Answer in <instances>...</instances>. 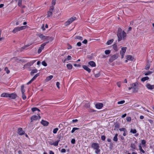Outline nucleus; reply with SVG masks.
<instances>
[{
    "label": "nucleus",
    "instance_id": "nucleus-1",
    "mask_svg": "<svg viewBox=\"0 0 154 154\" xmlns=\"http://www.w3.org/2000/svg\"><path fill=\"white\" fill-rule=\"evenodd\" d=\"M116 35L118 42H120L122 40H125L127 36L126 33L124 31H122V29L120 27L118 28Z\"/></svg>",
    "mask_w": 154,
    "mask_h": 154
},
{
    "label": "nucleus",
    "instance_id": "nucleus-2",
    "mask_svg": "<svg viewBox=\"0 0 154 154\" xmlns=\"http://www.w3.org/2000/svg\"><path fill=\"white\" fill-rule=\"evenodd\" d=\"M76 18L75 17H73L70 18L65 23V26H67L71 24L72 22L75 20Z\"/></svg>",
    "mask_w": 154,
    "mask_h": 154
},
{
    "label": "nucleus",
    "instance_id": "nucleus-3",
    "mask_svg": "<svg viewBox=\"0 0 154 154\" xmlns=\"http://www.w3.org/2000/svg\"><path fill=\"white\" fill-rule=\"evenodd\" d=\"M25 26H21L20 27H17L15 28L12 31V32L14 33H16V32L19 31L21 30H23L25 28Z\"/></svg>",
    "mask_w": 154,
    "mask_h": 154
},
{
    "label": "nucleus",
    "instance_id": "nucleus-4",
    "mask_svg": "<svg viewBox=\"0 0 154 154\" xmlns=\"http://www.w3.org/2000/svg\"><path fill=\"white\" fill-rule=\"evenodd\" d=\"M137 83H135L132 84L131 85L132 89H133V92H137L138 91V89L137 85Z\"/></svg>",
    "mask_w": 154,
    "mask_h": 154
},
{
    "label": "nucleus",
    "instance_id": "nucleus-5",
    "mask_svg": "<svg viewBox=\"0 0 154 154\" xmlns=\"http://www.w3.org/2000/svg\"><path fill=\"white\" fill-rule=\"evenodd\" d=\"M119 57V54H116L112 56L109 59V61L111 63L114 60L116 59Z\"/></svg>",
    "mask_w": 154,
    "mask_h": 154
},
{
    "label": "nucleus",
    "instance_id": "nucleus-6",
    "mask_svg": "<svg viewBox=\"0 0 154 154\" xmlns=\"http://www.w3.org/2000/svg\"><path fill=\"white\" fill-rule=\"evenodd\" d=\"M54 9V6H52L51 7L49 11L48 12V17H49L52 16Z\"/></svg>",
    "mask_w": 154,
    "mask_h": 154
},
{
    "label": "nucleus",
    "instance_id": "nucleus-7",
    "mask_svg": "<svg viewBox=\"0 0 154 154\" xmlns=\"http://www.w3.org/2000/svg\"><path fill=\"white\" fill-rule=\"evenodd\" d=\"M36 60H33L32 61L29 63H27L23 67L24 68H28L32 65L34 63H35Z\"/></svg>",
    "mask_w": 154,
    "mask_h": 154
},
{
    "label": "nucleus",
    "instance_id": "nucleus-8",
    "mask_svg": "<svg viewBox=\"0 0 154 154\" xmlns=\"http://www.w3.org/2000/svg\"><path fill=\"white\" fill-rule=\"evenodd\" d=\"M91 147L94 149H97L99 148V146L98 143H93L91 145Z\"/></svg>",
    "mask_w": 154,
    "mask_h": 154
},
{
    "label": "nucleus",
    "instance_id": "nucleus-9",
    "mask_svg": "<svg viewBox=\"0 0 154 154\" xmlns=\"http://www.w3.org/2000/svg\"><path fill=\"white\" fill-rule=\"evenodd\" d=\"M40 118L41 117L39 115H38V116L35 115L31 117V122H32L33 121L36 120L38 119H40Z\"/></svg>",
    "mask_w": 154,
    "mask_h": 154
},
{
    "label": "nucleus",
    "instance_id": "nucleus-10",
    "mask_svg": "<svg viewBox=\"0 0 154 154\" xmlns=\"http://www.w3.org/2000/svg\"><path fill=\"white\" fill-rule=\"evenodd\" d=\"M17 133L20 135H22L25 134L24 131H23L22 128H20L18 129Z\"/></svg>",
    "mask_w": 154,
    "mask_h": 154
},
{
    "label": "nucleus",
    "instance_id": "nucleus-11",
    "mask_svg": "<svg viewBox=\"0 0 154 154\" xmlns=\"http://www.w3.org/2000/svg\"><path fill=\"white\" fill-rule=\"evenodd\" d=\"M17 97V95L14 93L9 94L8 97L11 99H15Z\"/></svg>",
    "mask_w": 154,
    "mask_h": 154
},
{
    "label": "nucleus",
    "instance_id": "nucleus-12",
    "mask_svg": "<svg viewBox=\"0 0 154 154\" xmlns=\"http://www.w3.org/2000/svg\"><path fill=\"white\" fill-rule=\"evenodd\" d=\"M146 87L147 88L150 90H152L154 88V85H151L149 84H147L146 85Z\"/></svg>",
    "mask_w": 154,
    "mask_h": 154
},
{
    "label": "nucleus",
    "instance_id": "nucleus-13",
    "mask_svg": "<svg viewBox=\"0 0 154 154\" xmlns=\"http://www.w3.org/2000/svg\"><path fill=\"white\" fill-rule=\"evenodd\" d=\"M45 46V44H42L41 45L40 47L38 50V54L40 53L41 52L42 50L44 49Z\"/></svg>",
    "mask_w": 154,
    "mask_h": 154
},
{
    "label": "nucleus",
    "instance_id": "nucleus-14",
    "mask_svg": "<svg viewBox=\"0 0 154 154\" xmlns=\"http://www.w3.org/2000/svg\"><path fill=\"white\" fill-rule=\"evenodd\" d=\"M41 124L44 126H47L49 124V122L47 121L42 120L41 122Z\"/></svg>",
    "mask_w": 154,
    "mask_h": 154
},
{
    "label": "nucleus",
    "instance_id": "nucleus-15",
    "mask_svg": "<svg viewBox=\"0 0 154 154\" xmlns=\"http://www.w3.org/2000/svg\"><path fill=\"white\" fill-rule=\"evenodd\" d=\"M103 106V104L102 103H97L95 105L96 107L98 109H101Z\"/></svg>",
    "mask_w": 154,
    "mask_h": 154
},
{
    "label": "nucleus",
    "instance_id": "nucleus-16",
    "mask_svg": "<svg viewBox=\"0 0 154 154\" xmlns=\"http://www.w3.org/2000/svg\"><path fill=\"white\" fill-rule=\"evenodd\" d=\"M82 66L83 68L87 71L89 73H90L91 72V69L87 66L86 65H83Z\"/></svg>",
    "mask_w": 154,
    "mask_h": 154
},
{
    "label": "nucleus",
    "instance_id": "nucleus-17",
    "mask_svg": "<svg viewBox=\"0 0 154 154\" xmlns=\"http://www.w3.org/2000/svg\"><path fill=\"white\" fill-rule=\"evenodd\" d=\"M88 64L91 67H95L96 65L95 63L92 61H91L88 62Z\"/></svg>",
    "mask_w": 154,
    "mask_h": 154
},
{
    "label": "nucleus",
    "instance_id": "nucleus-18",
    "mask_svg": "<svg viewBox=\"0 0 154 154\" xmlns=\"http://www.w3.org/2000/svg\"><path fill=\"white\" fill-rule=\"evenodd\" d=\"M127 49V47H123L122 48V51H120V54H124L125 53Z\"/></svg>",
    "mask_w": 154,
    "mask_h": 154
},
{
    "label": "nucleus",
    "instance_id": "nucleus-19",
    "mask_svg": "<svg viewBox=\"0 0 154 154\" xmlns=\"http://www.w3.org/2000/svg\"><path fill=\"white\" fill-rule=\"evenodd\" d=\"M131 147L132 148V151H134L135 149H136V146L134 143H131Z\"/></svg>",
    "mask_w": 154,
    "mask_h": 154
},
{
    "label": "nucleus",
    "instance_id": "nucleus-20",
    "mask_svg": "<svg viewBox=\"0 0 154 154\" xmlns=\"http://www.w3.org/2000/svg\"><path fill=\"white\" fill-rule=\"evenodd\" d=\"M9 94L7 93H3L1 95V97H8Z\"/></svg>",
    "mask_w": 154,
    "mask_h": 154
},
{
    "label": "nucleus",
    "instance_id": "nucleus-21",
    "mask_svg": "<svg viewBox=\"0 0 154 154\" xmlns=\"http://www.w3.org/2000/svg\"><path fill=\"white\" fill-rule=\"evenodd\" d=\"M60 141V140H58L57 141H56L55 142L53 143H50V145H53L55 146H57L58 145V143Z\"/></svg>",
    "mask_w": 154,
    "mask_h": 154
},
{
    "label": "nucleus",
    "instance_id": "nucleus-22",
    "mask_svg": "<svg viewBox=\"0 0 154 154\" xmlns=\"http://www.w3.org/2000/svg\"><path fill=\"white\" fill-rule=\"evenodd\" d=\"M37 72L38 70L36 69H33L30 72V75H32L34 73Z\"/></svg>",
    "mask_w": 154,
    "mask_h": 154
},
{
    "label": "nucleus",
    "instance_id": "nucleus-23",
    "mask_svg": "<svg viewBox=\"0 0 154 154\" xmlns=\"http://www.w3.org/2000/svg\"><path fill=\"white\" fill-rule=\"evenodd\" d=\"M112 46L113 49L116 51H117L118 50V49L116 44H113V45H112Z\"/></svg>",
    "mask_w": 154,
    "mask_h": 154
},
{
    "label": "nucleus",
    "instance_id": "nucleus-24",
    "mask_svg": "<svg viewBox=\"0 0 154 154\" xmlns=\"http://www.w3.org/2000/svg\"><path fill=\"white\" fill-rule=\"evenodd\" d=\"M149 79V77L148 76H146L142 78L141 79V81L143 82H144L146 80H148Z\"/></svg>",
    "mask_w": 154,
    "mask_h": 154
},
{
    "label": "nucleus",
    "instance_id": "nucleus-25",
    "mask_svg": "<svg viewBox=\"0 0 154 154\" xmlns=\"http://www.w3.org/2000/svg\"><path fill=\"white\" fill-rule=\"evenodd\" d=\"M24 85H22L21 86V91L22 94H24V92H25V90L24 89Z\"/></svg>",
    "mask_w": 154,
    "mask_h": 154
},
{
    "label": "nucleus",
    "instance_id": "nucleus-26",
    "mask_svg": "<svg viewBox=\"0 0 154 154\" xmlns=\"http://www.w3.org/2000/svg\"><path fill=\"white\" fill-rule=\"evenodd\" d=\"M118 136V134H115V136L113 138V140L114 141L116 142L118 141V138H117Z\"/></svg>",
    "mask_w": 154,
    "mask_h": 154
},
{
    "label": "nucleus",
    "instance_id": "nucleus-27",
    "mask_svg": "<svg viewBox=\"0 0 154 154\" xmlns=\"http://www.w3.org/2000/svg\"><path fill=\"white\" fill-rule=\"evenodd\" d=\"M53 76L51 75L47 77L46 79L47 81H49L51 80L53 78Z\"/></svg>",
    "mask_w": 154,
    "mask_h": 154
},
{
    "label": "nucleus",
    "instance_id": "nucleus-28",
    "mask_svg": "<svg viewBox=\"0 0 154 154\" xmlns=\"http://www.w3.org/2000/svg\"><path fill=\"white\" fill-rule=\"evenodd\" d=\"M66 66L67 68L69 69H71L72 67V65L70 64H68L66 65Z\"/></svg>",
    "mask_w": 154,
    "mask_h": 154
},
{
    "label": "nucleus",
    "instance_id": "nucleus-29",
    "mask_svg": "<svg viewBox=\"0 0 154 154\" xmlns=\"http://www.w3.org/2000/svg\"><path fill=\"white\" fill-rule=\"evenodd\" d=\"M153 72H154V69H153V71H148L147 72L145 73V75H150Z\"/></svg>",
    "mask_w": 154,
    "mask_h": 154
},
{
    "label": "nucleus",
    "instance_id": "nucleus-30",
    "mask_svg": "<svg viewBox=\"0 0 154 154\" xmlns=\"http://www.w3.org/2000/svg\"><path fill=\"white\" fill-rule=\"evenodd\" d=\"M150 64L149 63H147L145 67V69L146 70H148L150 67Z\"/></svg>",
    "mask_w": 154,
    "mask_h": 154
},
{
    "label": "nucleus",
    "instance_id": "nucleus-31",
    "mask_svg": "<svg viewBox=\"0 0 154 154\" xmlns=\"http://www.w3.org/2000/svg\"><path fill=\"white\" fill-rule=\"evenodd\" d=\"M113 39H111L109 40L107 42V44L108 45H109L111 44L113 42Z\"/></svg>",
    "mask_w": 154,
    "mask_h": 154
},
{
    "label": "nucleus",
    "instance_id": "nucleus-32",
    "mask_svg": "<svg viewBox=\"0 0 154 154\" xmlns=\"http://www.w3.org/2000/svg\"><path fill=\"white\" fill-rule=\"evenodd\" d=\"M137 131L136 129H131L130 131V132L132 133L133 134H135L137 133Z\"/></svg>",
    "mask_w": 154,
    "mask_h": 154
},
{
    "label": "nucleus",
    "instance_id": "nucleus-33",
    "mask_svg": "<svg viewBox=\"0 0 154 154\" xmlns=\"http://www.w3.org/2000/svg\"><path fill=\"white\" fill-rule=\"evenodd\" d=\"M39 37L40 38L42 39H45V36L43 35L42 34H40L38 35Z\"/></svg>",
    "mask_w": 154,
    "mask_h": 154
},
{
    "label": "nucleus",
    "instance_id": "nucleus-34",
    "mask_svg": "<svg viewBox=\"0 0 154 154\" xmlns=\"http://www.w3.org/2000/svg\"><path fill=\"white\" fill-rule=\"evenodd\" d=\"M75 38L79 39L81 40H83L82 37L79 36H75Z\"/></svg>",
    "mask_w": 154,
    "mask_h": 154
},
{
    "label": "nucleus",
    "instance_id": "nucleus-35",
    "mask_svg": "<svg viewBox=\"0 0 154 154\" xmlns=\"http://www.w3.org/2000/svg\"><path fill=\"white\" fill-rule=\"evenodd\" d=\"M133 59L132 56L131 55H128L127 57V59L128 60H132Z\"/></svg>",
    "mask_w": 154,
    "mask_h": 154
},
{
    "label": "nucleus",
    "instance_id": "nucleus-36",
    "mask_svg": "<svg viewBox=\"0 0 154 154\" xmlns=\"http://www.w3.org/2000/svg\"><path fill=\"white\" fill-rule=\"evenodd\" d=\"M114 146V144L112 143H109V148L110 149H112Z\"/></svg>",
    "mask_w": 154,
    "mask_h": 154
},
{
    "label": "nucleus",
    "instance_id": "nucleus-37",
    "mask_svg": "<svg viewBox=\"0 0 154 154\" xmlns=\"http://www.w3.org/2000/svg\"><path fill=\"white\" fill-rule=\"evenodd\" d=\"M79 128H73L71 131V133H73L75 131L79 130Z\"/></svg>",
    "mask_w": 154,
    "mask_h": 154
},
{
    "label": "nucleus",
    "instance_id": "nucleus-38",
    "mask_svg": "<svg viewBox=\"0 0 154 154\" xmlns=\"http://www.w3.org/2000/svg\"><path fill=\"white\" fill-rule=\"evenodd\" d=\"M119 131H124V132H127V130L125 128H120L119 129Z\"/></svg>",
    "mask_w": 154,
    "mask_h": 154
},
{
    "label": "nucleus",
    "instance_id": "nucleus-39",
    "mask_svg": "<svg viewBox=\"0 0 154 154\" xmlns=\"http://www.w3.org/2000/svg\"><path fill=\"white\" fill-rule=\"evenodd\" d=\"M139 149L143 153H145V151L142 149V147L140 145L139 146Z\"/></svg>",
    "mask_w": 154,
    "mask_h": 154
},
{
    "label": "nucleus",
    "instance_id": "nucleus-40",
    "mask_svg": "<svg viewBox=\"0 0 154 154\" xmlns=\"http://www.w3.org/2000/svg\"><path fill=\"white\" fill-rule=\"evenodd\" d=\"M5 70L7 74H8L10 73V71L8 69V68L7 67H5Z\"/></svg>",
    "mask_w": 154,
    "mask_h": 154
},
{
    "label": "nucleus",
    "instance_id": "nucleus-41",
    "mask_svg": "<svg viewBox=\"0 0 154 154\" xmlns=\"http://www.w3.org/2000/svg\"><path fill=\"white\" fill-rule=\"evenodd\" d=\"M58 130V128H54L53 130V133L56 134L57 133Z\"/></svg>",
    "mask_w": 154,
    "mask_h": 154
},
{
    "label": "nucleus",
    "instance_id": "nucleus-42",
    "mask_svg": "<svg viewBox=\"0 0 154 154\" xmlns=\"http://www.w3.org/2000/svg\"><path fill=\"white\" fill-rule=\"evenodd\" d=\"M30 45H26L24 46L23 47H22L21 48V51H22V49H23H23H26V48L28 47Z\"/></svg>",
    "mask_w": 154,
    "mask_h": 154
},
{
    "label": "nucleus",
    "instance_id": "nucleus-43",
    "mask_svg": "<svg viewBox=\"0 0 154 154\" xmlns=\"http://www.w3.org/2000/svg\"><path fill=\"white\" fill-rule=\"evenodd\" d=\"M95 150V152L96 154H98L100 152V150L99 148Z\"/></svg>",
    "mask_w": 154,
    "mask_h": 154
},
{
    "label": "nucleus",
    "instance_id": "nucleus-44",
    "mask_svg": "<svg viewBox=\"0 0 154 154\" xmlns=\"http://www.w3.org/2000/svg\"><path fill=\"white\" fill-rule=\"evenodd\" d=\"M125 101L124 100H121L120 101L118 102V104H122L125 103Z\"/></svg>",
    "mask_w": 154,
    "mask_h": 154
},
{
    "label": "nucleus",
    "instance_id": "nucleus-45",
    "mask_svg": "<svg viewBox=\"0 0 154 154\" xmlns=\"http://www.w3.org/2000/svg\"><path fill=\"white\" fill-rule=\"evenodd\" d=\"M110 53V51L109 50H106L105 51V53L106 54H109Z\"/></svg>",
    "mask_w": 154,
    "mask_h": 154
},
{
    "label": "nucleus",
    "instance_id": "nucleus-46",
    "mask_svg": "<svg viewBox=\"0 0 154 154\" xmlns=\"http://www.w3.org/2000/svg\"><path fill=\"white\" fill-rule=\"evenodd\" d=\"M42 64L45 66H47V64L45 61H43L42 62Z\"/></svg>",
    "mask_w": 154,
    "mask_h": 154
},
{
    "label": "nucleus",
    "instance_id": "nucleus-47",
    "mask_svg": "<svg viewBox=\"0 0 154 154\" xmlns=\"http://www.w3.org/2000/svg\"><path fill=\"white\" fill-rule=\"evenodd\" d=\"M39 76V74L37 73L33 77L32 79L34 80L37 77Z\"/></svg>",
    "mask_w": 154,
    "mask_h": 154
},
{
    "label": "nucleus",
    "instance_id": "nucleus-48",
    "mask_svg": "<svg viewBox=\"0 0 154 154\" xmlns=\"http://www.w3.org/2000/svg\"><path fill=\"white\" fill-rule=\"evenodd\" d=\"M126 119V120L128 122H130L131 120V118L130 117H127Z\"/></svg>",
    "mask_w": 154,
    "mask_h": 154
},
{
    "label": "nucleus",
    "instance_id": "nucleus-49",
    "mask_svg": "<svg viewBox=\"0 0 154 154\" xmlns=\"http://www.w3.org/2000/svg\"><path fill=\"white\" fill-rule=\"evenodd\" d=\"M34 80L32 78L27 83V85H29L30 83H31Z\"/></svg>",
    "mask_w": 154,
    "mask_h": 154
},
{
    "label": "nucleus",
    "instance_id": "nucleus-50",
    "mask_svg": "<svg viewBox=\"0 0 154 154\" xmlns=\"http://www.w3.org/2000/svg\"><path fill=\"white\" fill-rule=\"evenodd\" d=\"M22 1L18 0V5L19 6H20L22 5Z\"/></svg>",
    "mask_w": 154,
    "mask_h": 154
},
{
    "label": "nucleus",
    "instance_id": "nucleus-51",
    "mask_svg": "<svg viewBox=\"0 0 154 154\" xmlns=\"http://www.w3.org/2000/svg\"><path fill=\"white\" fill-rule=\"evenodd\" d=\"M38 109V108L36 107H34L32 108L31 109L32 112H34L36 111H37V110Z\"/></svg>",
    "mask_w": 154,
    "mask_h": 154
},
{
    "label": "nucleus",
    "instance_id": "nucleus-52",
    "mask_svg": "<svg viewBox=\"0 0 154 154\" xmlns=\"http://www.w3.org/2000/svg\"><path fill=\"white\" fill-rule=\"evenodd\" d=\"M71 143L73 144H75V140L74 139H72L71 140Z\"/></svg>",
    "mask_w": 154,
    "mask_h": 154
},
{
    "label": "nucleus",
    "instance_id": "nucleus-53",
    "mask_svg": "<svg viewBox=\"0 0 154 154\" xmlns=\"http://www.w3.org/2000/svg\"><path fill=\"white\" fill-rule=\"evenodd\" d=\"M56 3V0H53L52 1L51 5H55Z\"/></svg>",
    "mask_w": 154,
    "mask_h": 154
},
{
    "label": "nucleus",
    "instance_id": "nucleus-54",
    "mask_svg": "<svg viewBox=\"0 0 154 154\" xmlns=\"http://www.w3.org/2000/svg\"><path fill=\"white\" fill-rule=\"evenodd\" d=\"M60 83L59 82H57L56 83V85L58 89H60Z\"/></svg>",
    "mask_w": 154,
    "mask_h": 154
},
{
    "label": "nucleus",
    "instance_id": "nucleus-55",
    "mask_svg": "<svg viewBox=\"0 0 154 154\" xmlns=\"http://www.w3.org/2000/svg\"><path fill=\"white\" fill-rule=\"evenodd\" d=\"M101 139L102 140L104 141L106 139V137L104 135L102 136L101 137Z\"/></svg>",
    "mask_w": 154,
    "mask_h": 154
},
{
    "label": "nucleus",
    "instance_id": "nucleus-56",
    "mask_svg": "<svg viewBox=\"0 0 154 154\" xmlns=\"http://www.w3.org/2000/svg\"><path fill=\"white\" fill-rule=\"evenodd\" d=\"M100 74L99 73H98L97 74H95V76L96 78H98L100 76Z\"/></svg>",
    "mask_w": 154,
    "mask_h": 154
},
{
    "label": "nucleus",
    "instance_id": "nucleus-57",
    "mask_svg": "<svg viewBox=\"0 0 154 154\" xmlns=\"http://www.w3.org/2000/svg\"><path fill=\"white\" fill-rule=\"evenodd\" d=\"M72 57L68 55L67 58V60H71Z\"/></svg>",
    "mask_w": 154,
    "mask_h": 154
},
{
    "label": "nucleus",
    "instance_id": "nucleus-58",
    "mask_svg": "<svg viewBox=\"0 0 154 154\" xmlns=\"http://www.w3.org/2000/svg\"><path fill=\"white\" fill-rule=\"evenodd\" d=\"M22 94V98L23 100H25L26 98V97L25 95V94Z\"/></svg>",
    "mask_w": 154,
    "mask_h": 154
},
{
    "label": "nucleus",
    "instance_id": "nucleus-59",
    "mask_svg": "<svg viewBox=\"0 0 154 154\" xmlns=\"http://www.w3.org/2000/svg\"><path fill=\"white\" fill-rule=\"evenodd\" d=\"M146 141L145 140H142L141 141V143L143 145H145L146 144Z\"/></svg>",
    "mask_w": 154,
    "mask_h": 154
},
{
    "label": "nucleus",
    "instance_id": "nucleus-60",
    "mask_svg": "<svg viewBox=\"0 0 154 154\" xmlns=\"http://www.w3.org/2000/svg\"><path fill=\"white\" fill-rule=\"evenodd\" d=\"M117 86L119 87H120L121 86V82H118L117 83Z\"/></svg>",
    "mask_w": 154,
    "mask_h": 154
},
{
    "label": "nucleus",
    "instance_id": "nucleus-61",
    "mask_svg": "<svg viewBox=\"0 0 154 154\" xmlns=\"http://www.w3.org/2000/svg\"><path fill=\"white\" fill-rule=\"evenodd\" d=\"M54 39L52 37H50L48 38V40H49L50 41H52Z\"/></svg>",
    "mask_w": 154,
    "mask_h": 154
},
{
    "label": "nucleus",
    "instance_id": "nucleus-62",
    "mask_svg": "<svg viewBox=\"0 0 154 154\" xmlns=\"http://www.w3.org/2000/svg\"><path fill=\"white\" fill-rule=\"evenodd\" d=\"M66 150L65 149H62L61 150V152L62 153H64V152H66Z\"/></svg>",
    "mask_w": 154,
    "mask_h": 154
},
{
    "label": "nucleus",
    "instance_id": "nucleus-63",
    "mask_svg": "<svg viewBox=\"0 0 154 154\" xmlns=\"http://www.w3.org/2000/svg\"><path fill=\"white\" fill-rule=\"evenodd\" d=\"M87 40L86 39H85L83 42L82 43L85 44H86L87 43Z\"/></svg>",
    "mask_w": 154,
    "mask_h": 154
},
{
    "label": "nucleus",
    "instance_id": "nucleus-64",
    "mask_svg": "<svg viewBox=\"0 0 154 154\" xmlns=\"http://www.w3.org/2000/svg\"><path fill=\"white\" fill-rule=\"evenodd\" d=\"M41 28L42 29L43 31H44L45 30V28H44V24H43Z\"/></svg>",
    "mask_w": 154,
    "mask_h": 154
}]
</instances>
